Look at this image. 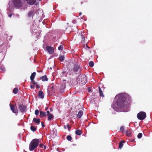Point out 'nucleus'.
Returning a JSON list of instances; mask_svg holds the SVG:
<instances>
[{"mask_svg":"<svg viewBox=\"0 0 152 152\" xmlns=\"http://www.w3.org/2000/svg\"><path fill=\"white\" fill-rule=\"evenodd\" d=\"M116 97L117 98V110L118 112H125V110L129 104L125 99V96L123 94H121L116 95Z\"/></svg>","mask_w":152,"mask_h":152,"instance_id":"1","label":"nucleus"},{"mask_svg":"<svg viewBox=\"0 0 152 152\" xmlns=\"http://www.w3.org/2000/svg\"><path fill=\"white\" fill-rule=\"evenodd\" d=\"M68 70L70 75L74 73L76 74L79 73L81 71V68L78 64H75L72 67H69Z\"/></svg>","mask_w":152,"mask_h":152,"instance_id":"2","label":"nucleus"},{"mask_svg":"<svg viewBox=\"0 0 152 152\" xmlns=\"http://www.w3.org/2000/svg\"><path fill=\"white\" fill-rule=\"evenodd\" d=\"M40 142L39 139H34L30 142L29 145V150L30 151H32L36 148L38 146Z\"/></svg>","mask_w":152,"mask_h":152,"instance_id":"3","label":"nucleus"},{"mask_svg":"<svg viewBox=\"0 0 152 152\" xmlns=\"http://www.w3.org/2000/svg\"><path fill=\"white\" fill-rule=\"evenodd\" d=\"M11 2H12L14 6L17 8H19L23 5V2L21 0H11ZM10 2L9 3V5H10Z\"/></svg>","mask_w":152,"mask_h":152,"instance_id":"4","label":"nucleus"},{"mask_svg":"<svg viewBox=\"0 0 152 152\" xmlns=\"http://www.w3.org/2000/svg\"><path fill=\"white\" fill-rule=\"evenodd\" d=\"M79 78L78 81H77L79 84L81 85H85L86 81V77L84 75L79 76L78 77Z\"/></svg>","mask_w":152,"mask_h":152,"instance_id":"5","label":"nucleus"},{"mask_svg":"<svg viewBox=\"0 0 152 152\" xmlns=\"http://www.w3.org/2000/svg\"><path fill=\"white\" fill-rule=\"evenodd\" d=\"M48 94H54L55 91L56 89L52 84L50 85L48 87Z\"/></svg>","mask_w":152,"mask_h":152,"instance_id":"6","label":"nucleus"},{"mask_svg":"<svg viewBox=\"0 0 152 152\" xmlns=\"http://www.w3.org/2000/svg\"><path fill=\"white\" fill-rule=\"evenodd\" d=\"M146 114L144 112H140L138 113L137 115V118L140 120L144 119L146 118Z\"/></svg>","mask_w":152,"mask_h":152,"instance_id":"7","label":"nucleus"},{"mask_svg":"<svg viewBox=\"0 0 152 152\" xmlns=\"http://www.w3.org/2000/svg\"><path fill=\"white\" fill-rule=\"evenodd\" d=\"M10 109L13 113L17 114L18 113V110L17 109V107H15L13 104H10Z\"/></svg>","mask_w":152,"mask_h":152,"instance_id":"8","label":"nucleus"},{"mask_svg":"<svg viewBox=\"0 0 152 152\" xmlns=\"http://www.w3.org/2000/svg\"><path fill=\"white\" fill-rule=\"evenodd\" d=\"M26 107L23 104H19L18 108L22 113L24 112L26 110Z\"/></svg>","mask_w":152,"mask_h":152,"instance_id":"9","label":"nucleus"},{"mask_svg":"<svg viewBox=\"0 0 152 152\" xmlns=\"http://www.w3.org/2000/svg\"><path fill=\"white\" fill-rule=\"evenodd\" d=\"M46 49L50 54H52L54 52V49L53 47L51 46H47Z\"/></svg>","mask_w":152,"mask_h":152,"instance_id":"10","label":"nucleus"},{"mask_svg":"<svg viewBox=\"0 0 152 152\" xmlns=\"http://www.w3.org/2000/svg\"><path fill=\"white\" fill-rule=\"evenodd\" d=\"M35 11L34 10H32L28 12V17L29 18H33L35 14Z\"/></svg>","mask_w":152,"mask_h":152,"instance_id":"11","label":"nucleus"},{"mask_svg":"<svg viewBox=\"0 0 152 152\" xmlns=\"http://www.w3.org/2000/svg\"><path fill=\"white\" fill-rule=\"evenodd\" d=\"M83 114V112L82 111H79L77 114L76 117L77 118L79 119L81 118Z\"/></svg>","mask_w":152,"mask_h":152,"instance_id":"12","label":"nucleus"},{"mask_svg":"<svg viewBox=\"0 0 152 152\" xmlns=\"http://www.w3.org/2000/svg\"><path fill=\"white\" fill-rule=\"evenodd\" d=\"M38 96L40 97L41 99H43L44 97V94L43 92L42 91H40L38 93Z\"/></svg>","mask_w":152,"mask_h":152,"instance_id":"13","label":"nucleus"},{"mask_svg":"<svg viewBox=\"0 0 152 152\" xmlns=\"http://www.w3.org/2000/svg\"><path fill=\"white\" fill-rule=\"evenodd\" d=\"M36 75V73L35 72H34L32 73L30 77V80H31V81H33L34 80Z\"/></svg>","mask_w":152,"mask_h":152,"instance_id":"14","label":"nucleus"},{"mask_svg":"<svg viewBox=\"0 0 152 152\" xmlns=\"http://www.w3.org/2000/svg\"><path fill=\"white\" fill-rule=\"evenodd\" d=\"M126 134L128 137H131L132 136V132L130 130H126Z\"/></svg>","mask_w":152,"mask_h":152,"instance_id":"15","label":"nucleus"},{"mask_svg":"<svg viewBox=\"0 0 152 152\" xmlns=\"http://www.w3.org/2000/svg\"><path fill=\"white\" fill-rule=\"evenodd\" d=\"M47 116L46 113L41 111H40V116L41 118L43 117H46Z\"/></svg>","mask_w":152,"mask_h":152,"instance_id":"16","label":"nucleus"},{"mask_svg":"<svg viewBox=\"0 0 152 152\" xmlns=\"http://www.w3.org/2000/svg\"><path fill=\"white\" fill-rule=\"evenodd\" d=\"M33 121L34 123L39 124L40 122V120L39 118H34L33 119Z\"/></svg>","mask_w":152,"mask_h":152,"instance_id":"17","label":"nucleus"},{"mask_svg":"<svg viewBox=\"0 0 152 152\" xmlns=\"http://www.w3.org/2000/svg\"><path fill=\"white\" fill-rule=\"evenodd\" d=\"M75 133L76 135H80L82 134V131L78 129L75 131Z\"/></svg>","mask_w":152,"mask_h":152,"instance_id":"18","label":"nucleus"},{"mask_svg":"<svg viewBox=\"0 0 152 152\" xmlns=\"http://www.w3.org/2000/svg\"><path fill=\"white\" fill-rule=\"evenodd\" d=\"M40 79L43 81H47L48 80V79L47 77V76L46 75L41 77H40Z\"/></svg>","mask_w":152,"mask_h":152,"instance_id":"19","label":"nucleus"},{"mask_svg":"<svg viewBox=\"0 0 152 152\" xmlns=\"http://www.w3.org/2000/svg\"><path fill=\"white\" fill-rule=\"evenodd\" d=\"M124 140L121 141L119 144L118 148L121 149L122 148L123 145V143H124Z\"/></svg>","mask_w":152,"mask_h":152,"instance_id":"20","label":"nucleus"},{"mask_svg":"<svg viewBox=\"0 0 152 152\" xmlns=\"http://www.w3.org/2000/svg\"><path fill=\"white\" fill-rule=\"evenodd\" d=\"M99 95L100 96L104 97V95L103 94V93L102 92V91L100 87H99Z\"/></svg>","mask_w":152,"mask_h":152,"instance_id":"21","label":"nucleus"},{"mask_svg":"<svg viewBox=\"0 0 152 152\" xmlns=\"http://www.w3.org/2000/svg\"><path fill=\"white\" fill-rule=\"evenodd\" d=\"M66 30L68 32H71L72 31H73V29H72L71 26H68L66 28Z\"/></svg>","mask_w":152,"mask_h":152,"instance_id":"22","label":"nucleus"},{"mask_svg":"<svg viewBox=\"0 0 152 152\" xmlns=\"http://www.w3.org/2000/svg\"><path fill=\"white\" fill-rule=\"evenodd\" d=\"M48 120L49 121H51L52 120V119L53 118V116L51 114H50V115H48Z\"/></svg>","mask_w":152,"mask_h":152,"instance_id":"23","label":"nucleus"},{"mask_svg":"<svg viewBox=\"0 0 152 152\" xmlns=\"http://www.w3.org/2000/svg\"><path fill=\"white\" fill-rule=\"evenodd\" d=\"M18 91V90L17 88H15L13 90V92L14 94H17Z\"/></svg>","mask_w":152,"mask_h":152,"instance_id":"24","label":"nucleus"},{"mask_svg":"<svg viewBox=\"0 0 152 152\" xmlns=\"http://www.w3.org/2000/svg\"><path fill=\"white\" fill-rule=\"evenodd\" d=\"M64 57L63 56L61 55L60 56L59 58H58L59 60L61 61H63L64 59Z\"/></svg>","mask_w":152,"mask_h":152,"instance_id":"25","label":"nucleus"},{"mask_svg":"<svg viewBox=\"0 0 152 152\" xmlns=\"http://www.w3.org/2000/svg\"><path fill=\"white\" fill-rule=\"evenodd\" d=\"M30 129L31 131L34 132L37 129L34 126H31L30 127Z\"/></svg>","mask_w":152,"mask_h":152,"instance_id":"26","label":"nucleus"},{"mask_svg":"<svg viewBox=\"0 0 152 152\" xmlns=\"http://www.w3.org/2000/svg\"><path fill=\"white\" fill-rule=\"evenodd\" d=\"M88 64L90 67H92L94 66V62L93 61H91Z\"/></svg>","mask_w":152,"mask_h":152,"instance_id":"27","label":"nucleus"},{"mask_svg":"<svg viewBox=\"0 0 152 152\" xmlns=\"http://www.w3.org/2000/svg\"><path fill=\"white\" fill-rule=\"evenodd\" d=\"M80 36L82 39V41H84L85 40V38L83 34L81 33Z\"/></svg>","mask_w":152,"mask_h":152,"instance_id":"28","label":"nucleus"},{"mask_svg":"<svg viewBox=\"0 0 152 152\" xmlns=\"http://www.w3.org/2000/svg\"><path fill=\"white\" fill-rule=\"evenodd\" d=\"M66 139L69 141H71L72 140V137L70 135H68L66 137Z\"/></svg>","mask_w":152,"mask_h":152,"instance_id":"29","label":"nucleus"},{"mask_svg":"<svg viewBox=\"0 0 152 152\" xmlns=\"http://www.w3.org/2000/svg\"><path fill=\"white\" fill-rule=\"evenodd\" d=\"M65 85H62V87H61V88H62V89H61L60 90V92H61V93H63L64 92V89L65 88Z\"/></svg>","mask_w":152,"mask_h":152,"instance_id":"30","label":"nucleus"},{"mask_svg":"<svg viewBox=\"0 0 152 152\" xmlns=\"http://www.w3.org/2000/svg\"><path fill=\"white\" fill-rule=\"evenodd\" d=\"M63 46L62 45H61L60 46L58 47V50H63Z\"/></svg>","mask_w":152,"mask_h":152,"instance_id":"31","label":"nucleus"},{"mask_svg":"<svg viewBox=\"0 0 152 152\" xmlns=\"http://www.w3.org/2000/svg\"><path fill=\"white\" fill-rule=\"evenodd\" d=\"M120 131L121 132H123L124 130V127L123 126H121L120 129Z\"/></svg>","mask_w":152,"mask_h":152,"instance_id":"32","label":"nucleus"},{"mask_svg":"<svg viewBox=\"0 0 152 152\" xmlns=\"http://www.w3.org/2000/svg\"><path fill=\"white\" fill-rule=\"evenodd\" d=\"M142 137V133H139L137 135V137L138 138H140Z\"/></svg>","mask_w":152,"mask_h":152,"instance_id":"33","label":"nucleus"},{"mask_svg":"<svg viewBox=\"0 0 152 152\" xmlns=\"http://www.w3.org/2000/svg\"><path fill=\"white\" fill-rule=\"evenodd\" d=\"M39 111L38 110H36L35 111V114L36 115H38L39 114Z\"/></svg>","mask_w":152,"mask_h":152,"instance_id":"34","label":"nucleus"},{"mask_svg":"<svg viewBox=\"0 0 152 152\" xmlns=\"http://www.w3.org/2000/svg\"><path fill=\"white\" fill-rule=\"evenodd\" d=\"M31 84H33L34 86L37 84V83L35 81H34V80L31 82Z\"/></svg>","mask_w":152,"mask_h":152,"instance_id":"35","label":"nucleus"},{"mask_svg":"<svg viewBox=\"0 0 152 152\" xmlns=\"http://www.w3.org/2000/svg\"><path fill=\"white\" fill-rule=\"evenodd\" d=\"M66 126L67 127V128L68 129V130L70 131V129H71V127L69 126V125L68 124H67Z\"/></svg>","mask_w":152,"mask_h":152,"instance_id":"36","label":"nucleus"},{"mask_svg":"<svg viewBox=\"0 0 152 152\" xmlns=\"http://www.w3.org/2000/svg\"><path fill=\"white\" fill-rule=\"evenodd\" d=\"M41 124H42V126L43 127H45V125H44V122H41Z\"/></svg>","mask_w":152,"mask_h":152,"instance_id":"37","label":"nucleus"},{"mask_svg":"<svg viewBox=\"0 0 152 152\" xmlns=\"http://www.w3.org/2000/svg\"><path fill=\"white\" fill-rule=\"evenodd\" d=\"M43 146H44L43 145V144H40L39 145V147L40 148H43Z\"/></svg>","mask_w":152,"mask_h":152,"instance_id":"38","label":"nucleus"},{"mask_svg":"<svg viewBox=\"0 0 152 152\" xmlns=\"http://www.w3.org/2000/svg\"><path fill=\"white\" fill-rule=\"evenodd\" d=\"M40 87V86L38 85V84H36V88H39Z\"/></svg>","mask_w":152,"mask_h":152,"instance_id":"39","label":"nucleus"},{"mask_svg":"<svg viewBox=\"0 0 152 152\" xmlns=\"http://www.w3.org/2000/svg\"><path fill=\"white\" fill-rule=\"evenodd\" d=\"M47 116H48V115L51 114V113H50V112L48 110L47 111Z\"/></svg>","mask_w":152,"mask_h":152,"instance_id":"40","label":"nucleus"},{"mask_svg":"<svg viewBox=\"0 0 152 152\" xmlns=\"http://www.w3.org/2000/svg\"><path fill=\"white\" fill-rule=\"evenodd\" d=\"M34 86H33V85H30V87L31 88L34 89Z\"/></svg>","mask_w":152,"mask_h":152,"instance_id":"41","label":"nucleus"},{"mask_svg":"<svg viewBox=\"0 0 152 152\" xmlns=\"http://www.w3.org/2000/svg\"><path fill=\"white\" fill-rule=\"evenodd\" d=\"M91 90V89L90 88H88V92H90Z\"/></svg>","mask_w":152,"mask_h":152,"instance_id":"42","label":"nucleus"},{"mask_svg":"<svg viewBox=\"0 0 152 152\" xmlns=\"http://www.w3.org/2000/svg\"><path fill=\"white\" fill-rule=\"evenodd\" d=\"M72 22L74 23H75L76 22L75 20H73Z\"/></svg>","mask_w":152,"mask_h":152,"instance_id":"43","label":"nucleus"},{"mask_svg":"<svg viewBox=\"0 0 152 152\" xmlns=\"http://www.w3.org/2000/svg\"><path fill=\"white\" fill-rule=\"evenodd\" d=\"M12 15V14H9V15H8L10 17V18H11Z\"/></svg>","mask_w":152,"mask_h":152,"instance_id":"44","label":"nucleus"},{"mask_svg":"<svg viewBox=\"0 0 152 152\" xmlns=\"http://www.w3.org/2000/svg\"><path fill=\"white\" fill-rule=\"evenodd\" d=\"M43 147H44V150H45L46 148V147L45 145H44Z\"/></svg>","mask_w":152,"mask_h":152,"instance_id":"45","label":"nucleus"},{"mask_svg":"<svg viewBox=\"0 0 152 152\" xmlns=\"http://www.w3.org/2000/svg\"><path fill=\"white\" fill-rule=\"evenodd\" d=\"M48 107H46L45 108V110H46V111H48L47 110H48Z\"/></svg>","mask_w":152,"mask_h":152,"instance_id":"46","label":"nucleus"},{"mask_svg":"<svg viewBox=\"0 0 152 152\" xmlns=\"http://www.w3.org/2000/svg\"><path fill=\"white\" fill-rule=\"evenodd\" d=\"M82 14V13L81 12H80L79 13V15H80Z\"/></svg>","mask_w":152,"mask_h":152,"instance_id":"47","label":"nucleus"},{"mask_svg":"<svg viewBox=\"0 0 152 152\" xmlns=\"http://www.w3.org/2000/svg\"><path fill=\"white\" fill-rule=\"evenodd\" d=\"M130 98L129 99V101H129V102H130Z\"/></svg>","mask_w":152,"mask_h":152,"instance_id":"48","label":"nucleus"},{"mask_svg":"<svg viewBox=\"0 0 152 152\" xmlns=\"http://www.w3.org/2000/svg\"><path fill=\"white\" fill-rule=\"evenodd\" d=\"M83 4V2H81V4Z\"/></svg>","mask_w":152,"mask_h":152,"instance_id":"49","label":"nucleus"},{"mask_svg":"<svg viewBox=\"0 0 152 152\" xmlns=\"http://www.w3.org/2000/svg\"><path fill=\"white\" fill-rule=\"evenodd\" d=\"M66 126H64V128H65V129H66Z\"/></svg>","mask_w":152,"mask_h":152,"instance_id":"50","label":"nucleus"},{"mask_svg":"<svg viewBox=\"0 0 152 152\" xmlns=\"http://www.w3.org/2000/svg\"><path fill=\"white\" fill-rule=\"evenodd\" d=\"M86 46H87V47H88V48H89V47H88V46H87V45Z\"/></svg>","mask_w":152,"mask_h":152,"instance_id":"51","label":"nucleus"}]
</instances>
